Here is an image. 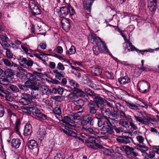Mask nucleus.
Returning a JSON list of instances; mask_svg holds the SVG:
<instances>
[{
    "label": "nucleus",
    "instance_id": "1",
    "mask_svg": "<svg viewBox=\"0 0 159 159\" xmlns=\"http://www.w3.org/2000/svg\"><path fill=\"white\" fill-rule=\"evenodd\" d=\"M8 115L10 117V120L11 122L13 123V120L16 119L15 123L14 129L15 132L17 134H19V130L20 128L21 122L20 120L17 118L16 114L13 113L10 110H7Z\"/></svg>",
    "mask_w": 159,
    "mask_h": 159
},
{
    "label": "nucleus",
    "instance_id": "2",
    "mask_svg": "<svg viewBox=\"0 0 159 159\" xmlns=\"http://www.w3.org/2000/svg\"><path fill=\"white\" fill-rule=\"evenodd\" d=\"M98 140L96 138L91 136L89 137V139L86 142L87 146L88 147L95 150L98 148H102L103 146L98 143Z\"/></svg>",
    "mask_w": 159,
    "mask_h": 159
},
{
    "label": "nucleus",
    "instance_id": "3",
    "mask_svg": "<svg viewBox=\"0 0 159 159\" xmlns=\"http://www.w3.org/2000/svg\"><path fill=\"white\" fill-rule=\"evenodd\" d=\"M138 90L141 93H146L148 92L150 88V84L148 81L142 80L139 82L137 85Z\"/></svg>",
    "mask_w": 159,
    "mask_h": 159
},
{
    "label": "nucleus",
    "instance_id": "4",
    "mask_svg": "<svg viewBox=\"0 0 159 159\" xmlns=\"http://www.w3.org/2000/svg\"><path fill=\"white\" fill-rule=\"evenodd\" d=\"M132 135L131 132H124L122 133V136H119L116 139L119 143L127 144L130 143V141L132 140L131 137Z\"/></svg>",
    "mask_w": 159,
    "mask_h": 159
},
{
    "label": "nucleus",
    "instance_id": "5",
    "mask_svg": "<svg viewBox=\"0 0 159 159\" xmlns=\"http://www.w3.org/2000/svg\"><path fill=\"white\" fill-rule=\"evenodd\" d=\"M59 11L61 12L60 17L63 18L69 13L70 15L72 16L75 13L74 9L70 5L60 7Z\"/></svg>",
    "mask_w": 159,
    "mask_h": 159
},
{
    "label": "nucleus",
    "instance_id": "6",
    "mask_svg": "<svg viewBox=\"0 0 159 159\" xmlns=\"http://www.w3.org/2000/svg\"><path fill=\"white\" fill-rule=\"evenodd\" d=\"M120 149L127 155H132L134 157L138 155V153L132 147L127 145L121 146Z\"/></svg>",
    "mask_w": 159,
    "mask_h": 159
},
{
    "label": "nucleus",
    "instance_id": "7",
    "mask_svg": "<svg viewBox=\"0 0 159 159\" xmlns=\"http://www.w3.org/2000/svg\"><path fill=\"white\" fill-rule=\"evenodd\" d=\"M94 117L91 114H87L84 116L81 121V123L83 126H86L89 124L91 126L94 125Z\"/></svg>",
    "mask_w": 159,
    "mask_h": 159
},
{
    "label": "nucleus",
    "instance_id": "8",
    "mask_svg": "<svg viewBox=\"0 0 159 159\" xmlns=\"http://www.w3.org/2000/svg\"><path fill=\"white\" fill-rule=\"evenodd\" d=\"M101 133L102 134H105L106 133L110 134L114 133V127H112L109 125L107 121H104L103 122V126L101 130Z\"/></svg>",
    "mask_w": 159,
    "mask_h": 159
},
{
    "label": "nucleus",
    "instance_id": "9",
    "mask_svg": "<svg viewBox=\"0 0 159 159\" xmlns=\"http://www.w3.org/2000/svg\"><path fill=\"white\" fill-rule=\"evenodd\" d=\"M61 132H63L66 135L68 136L73 137H76L79 140H82L81 138L79 137H77V133L73 131L72 129L70 128L67 126H65L64 128H61L60 129Z\"/></svg>",
    "mask_w": 159,
    "mask_h": 159
},
{
    "label": "nucleus",
    "instance_id": "10",
    "mask_svg": "<svg viewBox=\"0 0 159 159\" xmlns=\"http://www.w3.org/2000/svg\"><path fill=\"white\" fill-rule=\"evenodd\" d=\"M29 7L31 11L32 16H35L36 15L41 14V10L33 1H30L29 4Z\"/></svg>",
    "mask_w": 159,
    "mask_h": 159
},
{
    "label": "nucleus",
    "instance_id": "11",
    "mask_svg": "<svg viewBox=\"0 0 159 159\" xmlns=\"http://www.w3.org/2000/svg\"><path fill=\"white\" fill-rule=\"evenodd\" d=\"M93 101L94 102L97 107L99 110L106 106L104 104V101L103 98L99 94L93 98Z\"/></svg>",
    "mask_w": 159,
    "mask_h": 159
},
{
    "label": "nucleus",
    "instance_id": "12",
    "mask_svg": "<svg viewBox=\"0 0 159 159\" xmlns=\"http://www.w3.org/2000/svg\"><path fill=\"white\" fill-rule=\"evenodd\" d=\"M0 96L5 97V99L8 101L13 100V97L11 96L10 93L8 91L5 90L2 86L0 84Z\"/></svg>",
    "mask_w": 159,
    "mask_h": 159
},
{
    "label": "nucleus",
    "instance_id": "13",
    "mask_svg": "<svg viewBox=\"0 0 159 159\" xmlns=\"http://www.w3.org/2000/svg\"><path fill=\"white\" fill-rule=\"evenodd\" d=\"M21 98L20 99L19 102L24 105L28 104L30 102V100H31V95L25 93L21 94Z\"/></svg>",
    "mask_w": 159,
    "mask_h": 159
},
{
    "label": "nucleus",
    "instance_id": "14",
    "mask_svg": "<svg viewBox=\"0 0 159 159\" xmlns=\"http://www.w3.org/2000/svg\"><path fill=\"white\" fill-rule=\"evenodd\" d=\"M70 20L66 18H64L61 20L62 27L63 30L66 32H68L70 29Z\"/></svg>",
    "mask_w": 159,
    "mask_h": 159
},
{
    "label": "nucleus",
    "instance_id": "15",
    "mask_svg": "<svg viewBox=\"0 0 159 159\" xmlns=\"http://www.w3.org/2000/svg\"><path fill=\"white\" fill-rule=\"evenodd\" d=\"M89 113L92 114H95L97 112L96 106L93 100H90L87 103Z\"/></svg>",
    "mask_w": 159,
    "mask_h": 159
},
{
    "label": "nucleus",
    "instance_id": "16",
    "mask_svg": "<svg viewBox=\"0 0 159 159\" xmlns=\"http://www.w3.org/2000/svg\"><path fill=\"white\" fill-rule=\"evenodd\" d=\"M92 74L95 76H99L102 72V70L101 67L98 66H94L90 68Z\"/></svg>",
    "mask_w": 159,
    "mask_h": 159
},
{
    "label": "nucleus",
    "instance_id": "17",
    "mask_svg": "<svg viewBox=\"0 0 159 159\" xmlns=\"http://www.w3.org/2000/svg\"><path fill=\"white\" fill-rule=\"evenodd\" d=\"M80 116L78 114L75 113H70V114L65 116L64 119L66 121L71 120L75 122V121L79 119Z\"/></svg>",
    "mask_w": 159,
    "mask_h": 159
},
{
    "label": "nucleus",
    "instance_id": "18",
    "mask_svg": "<svg viewBox=\"0 0 159 159\" xmlns=\"http://www.w3.org/2000/svg\"><path fill=\"white\" fill-rule=\"evenodd\" d=\"M38 51L39 52V54L34 53L33 54L36 57L39 58V60H41L43 63L48 61V58L47 56L49 55V54H46L39 51Z\"/></svg>",
    "mask_w": 159,
    "mask_h": 159
},
{
    "label": "nucleus",
    "instance_id": "19",
    "mask_svg": "<svg viewBox=\"0 0 159 159\" xmlns=\"http://www.w3.org/2000/svg\"><path fill=\"white\" fill-rule=\"evenodd\" d=\"M27 108H24L25 111H26V112L28 114H31L32 113L33 115H36L37 114L40 112L37 108L35 107H27Z\"/></svg>",
    "mask_w": 159,
    "mask_h": 159
},
{
    "label": "nucleus",
    "instance_id": "20",
    "mask_svg": "<svg viewBox=\"0 0 159 159\" xmlns=\"http://www.w3.org/2000/svg\"><path fill=\"white\" fill-rule=\"evenodd\" d=\"M98 38L99 40L100 41V42L101 43V44L100 45V46L102 48V50L103 52L105 53H108L112 57L113 56L108 49L105 42L103 41H102L100 38L98 37Z\"/></svg>",
    "mask_w": 159,
    "mask_h": 159
},
{
    "label": "nucleus",
    "instance_id": "21",
    "mask_svg": "<svg viewBox=\"0 0 159 159\" xmlns=\"http://www.w3.org/2000/svg\"><path fill=\"white\" fill-rule=\"evenodd\" d=\"M95 0H83V2L84 8L89 12H90L91 8L93 2Z\"/></svg>",
    "mask_w": 159,
    "mask_h": 159
},
{
    "label": "nucleus",
    "instance_id": "22",
    "mask_svg": "<svg viewBox=\"0 0 159 159\" xmlns=\"http://www.w3.org/2000/svg\"><path fill=\"white\" fill-rule=\"evenodd\" d=\"M142 155L144 157V159H152L155 156V153L153 151H151L148 152L143 151Z\"/></svg>",
    "mask_w": 159,
    "mask_h": 159
},
{
    "label": "nucleus",
    "instance_id": "23",
    "mask_svg": "<svg viewBox=\"0 0 159 159\" xmlns=\"http://www.w3.org/2000/svg\"><path fill=\"white\" fill-rule=\"evenodd\" d=\"M2 61H3L4 64L6 66L9 67L10 68H13L12 67H17V65L13 62V61H11L7 58H2Z\"/></svg>",
    "mask_w": 159,
    "mask_h": 159
},
{
    "label": "nucleus",
    "instance_id": "24",
    "mask_svg": "<svg viewBox=\"0 0 159 159\" xmlns=\"http://www.w3.org/2000/svg\"><path fill=\"white\" fill-rule=\"evenodd\" d=\"M118 81L121 84L125 85L130 82V79L127 76H122L118 79Z\"/></svg>",
    "mask_w": 159,
    "mask_h": 159
},
{
    "label": "nucleus",
    "instance_id": "25",
    "mask_svg": "<svg viewBox=\"0 0 159 159\" xmlns=\"http://www.w3.org/2000/svg\"><path fill=\"white\" fill-rule=\"evenodd\" d=\"M106 105L99 110L101 111L104 118L107 119L108 117L111 115V111L109 108H106Z\"/></svg>",
    "mask_w": 159,
    "mask_h": 159
},
{
    "label": "nucleus",
    "instance_id": "26",
    "mask_svg": "<svg viewBox=\"0 0 159 159\" xmlns=\"http://www.w3.org/2000/svg\"><path fill=\"white\" fill-rule=\"evenodd\" d=\"M32 128L31 125L26 124L25 126L24 134L25 136H29L31 135L32 132Z\"/></svg>",
    "mask_w": 159,
    "mask_h": 159
},
{
    "label": "nucleus",
    "instance_id": "27",
    "mask_svg": "<svg viewBox=\"0 0 159 159\" xmlns=\"http://www.w3.org/2000/svg\"><path fill=\"white\" fill-rule=\"evenodd\" d=\"M27 146L30 150L36 148L38 147V144L36 141L34 139L29 140L27 143Z\"/></svg>",
    "mask_w": 159,
    "mask_h": 159
},
{
    "label": "nucleus",
    "instance_id": "28",
    "mask_svg": "<svg viewBox=\"0 0 159 159\" xmlns=\"http://www.w3.org/2000/svg\"><path fill=\"white\" fill-rule=\"evenodd\" d=\"M30 89L34 90H38L41 87V85L36 81L31 82L30 84Z\"/></svg>",
    "mask_w": 159,
    "mask_h": 159
},
{
    "label": "nucleus",
    "instance_id": "29",
    "mask_svg": "<svg viewBox=\"0 0 159 159\" xmlns=\"http://www.w3.org/2000/svg\"><path fill=\"white\" fill-rule=\"evenodd\" d=\"M30 81H26L24 84H19L17 85L18 87L21 90L23 91H27L29 90L30 88Z\"/></svg>",
    "mask_w": 159,
    "mask_h": 159
},
{
    "label": "nucleus",
    "instance_id": "30",
    "mask_svg": "<svg viewBox=\"0 0 159 159\" xmlns=\"http://www.w3.org/2000/svg\"><path fill=\"white\" fill-rule=\"evenodd\" d=\"M11 144L13 148L17 149L19 147L21 144V141L18 139H14L12 140Z\"/></svg>",
    "mask_w": 159,
    "mask_h": 159
},
{
    "label": "nucleus",
    "instance_id": "31",
    "mask_svg": "<svg viewBox=\"0 0 159 159\" xmlns=\"http://www.w3.org/2000/svg\"><path fill=\"white\" fill-rule=\"evenodd\" d=\"M125 102L127 107L132 110L137 111L139 110L138 106L134 104L133 103H131L127 101H125Z\"/></svg>",
    "mask_w": 159,
    "mask_h": 159
},
{
    "label": "nucleus",
    "instance_id": "32",
    "mask_svg": "<svg viewBox=\"0 0 159 159\" xmlns=\"http://www.w3.org/2000/svg\"><path fill=\"white\" fill-rule=\"evenodd\" d=\"M82 129L86 131V132H88L89 133L93 134H94L95 133H98L99 131L98 129H93L91 127H83Z\"/></svg>",
    "mask_w": 159,
    "mask_h": 159
},
{
    "label": "nucleus",
    "instance_id": "33",
    "mask_svg": "<svg viewBox=\"0 0 159 159\" xmlns=\"http://www.w3.org/2000/svg\"><path fill=\"white\" fill-rule=\"evenodd\" d=\"M53 72L55 78L59 80H60L61 77H64L65 74L64 72L62 71L60 72L57 70H53Z\"/></svg>",
    "mask_w": 159,
    "mask_h": 159
},
{
    "label": "nucleus",
    "instance_id": "34",
    "mask_svg": "<svg viewBox=\"0 0 159 159\" xmlns=\"http://www.w3.org/2000/svg\"><path fill=\"white\" fill-rule=\"evenodd\" d=\"M84 91L86 94L92 97L93 99L98 94L95 93L94 91L88 88H85Z\"/></svg>",
    "mask_w": 159,
    "mask_h": 159
},
{
    "label": "nucleus",
    "instance_id": "35",
    "mask_svg": "<svg viewBox=\"0 0 159 159\" xmlns=\"http://www.w3.org/2000/svg\"><path fill=\"white\" fill-rule=\"evenodd\" d=\"M26 77L28 80L26 81H30V83L31 82V81L36 80L37 78V77L35 76L33 73V74L30 73H27L26 75Z\"/></svg>",
    "mask_w": 159,
    "mask_h": 159
},
{
    "label": "nucleus",
    "instance_id": "36",
    "mask_svg": "<svg viewBox=\"0 0 159 159\" xmlns=\"http://www.w3.org/2000/svg\"><path fill=\"white\" fill-rule=\"evenodd\" d=\"M73 92V94H79V96L81 98H82L85 93L84 91L78 88L76 89V90H74Z\"/></svg>",
    "mask_w": 159,
    "mask_h": 159
},
{
    "label": "nucleus",
    "instance_id": "37",
    "mask_svg": "<svg viewBox=\"0 0 159 159\" xmlns=\"http://www.w3.org/2000/svg\"><path fill=\"white\" fill-rule=\"evenodd\" d=\"M74 104L76 106L81 107L84 105V102L82 99H78L75 102V101Z\"/></svg>",
    "mask_w": 159,
    "mask_h": 159
},
{
    "label": "nucleus",
    "instance_id": "38",
    "mask_svg": "<svg viewBox=\"0 0 159 159\" xmlns=\"http://www.w3.org/2000/svg\"><path fill=\"white\" fill-rule=\"evenodd\" d=\"M53 112L55 115L56 117L57 118V116H58L59 117L61 118L62 116L60 115L61 114V111L60 107H55L54 109Z\"/></svg>",
    "mask_w": 159,
    "mask_h": 159
},
{
    "label": "nucleus",
    "instance_id": "39",
    "mask_svg": "<svg viewBox=\"0 0 159 159\" xmlns=\"http://www.w3.org/2000/svg\"><path fill=\"white\" fill-rule=\"evenodd\" d=\"M127 43L129 45V48H128V51L130 52L135 51L137 52H138L139 49L133 45L132 43L129 41H128Z\"/></svg>",
    "mask_w": 159,
    "mask_h": 159
},
{
    "label": "nucleus",
    "instance_id": "40",
    "mask_svg": "<svg viewBox=\"0 0 159 159\" xmlns=\"http://www.w3.org/2000/svg\"><path fill=\"white\" fill-rule=\"evenodd\" d=\"M7 41L4 40L3 41H0V43L3 49L5 50L9 49L11 48V45L9 44Z\"/></svg>",
    "mask_w": 159,
    "mask_h": 159
},
{
    "label": "nucleus",
    "instance_id": "41",
    "mask_svg": "<svg viewBox=\"0 0 159 159\" xmlns=\"http://www.w3.org/2000/svg\"><path fill=\"white\" fill-rule=\"evenodd\" d=\"M157 4H148V7L151 12H154L157 8Z\"/></svg>",
    "mask_w": 159,
    "mask_h": 159
},
{
    "label": "nucleus",
    "instance_id": "42",
    "mask_svg": "<svg viewBox=\"0 0 159 159\" xmlns=\"http://www.w3.org/2000/svg\"><path fill=\"white\" fill-rule=\"evenodd\" d=\"M14 72L12 70L8 68L4 71V75H6L9 77H11L13 75Z\"/></svg>",
    "mask_w": 159,
    "mask_h": 159
},
{
    "label": "nucleus",
    "instance_id": "43",
    "mask_svg": "<svg viewBox=\"0 0 159 159\" xmlns=\"http://www.w3.org/2000/svg\"><path fill=\"white\" fill-rule=\"evenodd\" d=\"M134 116L136 121L139 122L143 124L146 125L148 124V122L146 121H144L143 120V117L138 116L136 115H134Z\"/></svg>",
    "mask_w": 159,
    "mask_h": 159
},
{
    "label": "nucleus",
    "instance_id": "44",
    "mask_svg": "<svg viewBox=\"0 0 159 159\" xmlns=\"http://www.w3.org/2000/svg\"><path fill=\"white\" fill-rule=\"evenodd\" d=\"M68 82L70 84L71 86L73 87L74 89L76 90V89H77L78 87L79 86V84L75 81L72 79H69Z\"/></svg>",
    "mask_w": 159,
    "mask_h": 159
},
{
    "label": "nucleus",
    "instance_id": "45",
    "mask_svg": "<svg viewBox=\"0 0 159 159\" xmlns=\"http://www.w3.org/2000/svg\"><path fill=\"white\" fill-rule=\"evenodd\" d=\"M103 149V153L106 155L108 156H111V155L112 153L114 152V151L113 149L109 150L106 148H104L103 147V148H102Z\"/></svg>",
    "mask_w": 159,
    "mask_h": 159
},
{
    "label": "nucleus",
    "instance_id": "46",
    "mask_svg": "<svg viewBox=\"0 0 159 159\" xmlns=\"http://www.w3.org/2000/svg\"><path fill=\"white\" fill-rule=\"evenodd\" d=\"M148 148L147 147H146L145 145H142L139 144L137 148V149L141 151L142 153V152L144 151H148Z\"/></svg>",
    "mask_w": 159,
    "mask_h": 159
},
{
    "label": "nucleus",
    "instance_id": "47",
    "mask_svg": "<svg viewBox=\"0 0 159 159\" xmlns=\"http://www.w3.org/2000/svg\"><path fill=\"white\" fill-rule=\"evenodd\" d=\"M9 83V80L7 78H0V84L3 85H7Z\"/></svg>",
    "mask_w": 159,
    "mask_h": 159
},
{
    "label": "nucleus",
    "instance_id": "48",
    "mask_svg": "<svg viewBox=\"0 0 159 159\" xmlns=\"http://www.w3.org/2000/svg\"><path fill=\"white\" fill-rule=\"evenodd\" d=\"M118 111L115 110L114 108L113 111L111 112V115L112 117L115 119H118L119 117V114L118 112Z\"/></svg>",
    "mask_w": 159,
    "mask_h": 159
},
{
    "label": "nucleus",
    "instance_id": "49",
    "mask_svg": "<svg viewBox=\"0 0 159 159\" xmlns=\"http://www.w3.org/2000/svg\"><path fill=\"white\" fill-rule=\"evenodd\" d=\"M33 73H34L35 76L37 77L36 80H37L40 81L42 80V78L41 77L43 75L42 73L36 71H34Z\"/></svg>",
    "mask_w": 159,
    "mask_h": 159
},
{
    "label": "nucleus",
    "instance_id": "50",
    "mask_svg": "<svg viewBox=\"0 0 159 159\" xmlns=\"http://www.w3.org/2000/svg\"><path fill=\"white\" fill-rule=\"evenodd\" d=\"M76 52V49L75 47L72 46L69 50L66 52L67 54L69 55L74 54Z\"/></svg>",
    "mask_w": 159,
    "mask_h": 159
},
{
    "label": "nucleus",
    "instance_id": "51",
    "mask_svg": "<svg viewBox=\"0 0 159 159\" xmlns=\"http://www.w3.org/2000/svg\"><path fill=\"white\" fill-rule=\"evenodd\" d=\"M69 96L73 103H74L75 101H75L77 100L79 98V96H77L76 94H70Z\"/></svg>",
    "mask_w": 159,
    "mask_h": 159
},
{
    "label": "nucleus",
    "instance_id": "52",
    "mask_svg": "<svg viewBox=\"0 0 159 159\" xmlns=\"http://www.w3.org/2000/svg\"><path fill=\"white\" fill-rule=\"evenodd\" d=\"M105 75L109 79L111 80L114 79L113 73L111 71H106L105 72Z\"/></svg>",
    "mask_w": 159,
    "mask_h": 159
},
{
    "label": "nucleus",
    "instance_id": "53",
    "mask_svg": "<svg viewBox=\"0 0 159 159\" xmlns=\"http://www.w3.org/2000/svg\"><path fill=\"white\" fill-rule=\"evenodd\" d=\"M43 89L42 92L43 94L48 95L50 93V90L48 86H43L41 87Z\"/></svg>",
    "mask_w": 159,
    "mask_h": 159
},
{
    "label": "nucleus",
    "instance_id": "54",
    "mask_svg": "<svg viewBox=\"0 0 159 159\" xmlns=\"http://www.w3.org/2000/svg\"><path fill=\"white\" fill-rule=\"evenodd\" d=\"M6 52V55L7 57L9 59H11L13 58V54L11 51L10 49H7Z\"/></svg>",
    "mask_w": 159,
    "mask_h": 159
},
{
    "label": "nucleus",
    "instance_id": "55",
    "mask_svg": "<svg viewBox=\"0 0 159 159\" xmlns=\"http://www.w3.org/2000/svg\"><path fill=\"white\" fill-rule=\"evenodd\" d=\"M38 91H32L31 92V100L32 99V98H33L35 99H37L38 98Z\"/></svg>",
    "mask_w": 159,
    "mask_h": 159
},
{
    "label": "nucleus",
    "instance_id": "56",
    "mask_svg": "<svg viewBox=\"0 0 159 159\" xmlns=\"http://www.w3.org/2000/svg\"><path fill=\"white\" fill-rule=\"evenodd\" d=\"M10 89L14 92L16 93L19 92V89L16 86L13 85H11L9 87Z\"/></svg>",
    "mask_w": 159,
    "mask_h": 159
},
{
    "label": "nucleus",
    "instance_id": "57",
    "mask_svg": "<svg viewBox=\"0 0 159 159\" xmlns=\"http://www.w3.org/2000/svg\"><path fill=\"white\" fill-rule=\"evenodd\" d=\"M37 117L43 120H45L47 119V116L45 114L42 113L41 111L37 114L36 115Z\"/></svg>",
    "mask_w": 159,
    "mask_h": 159
},
{
    "label": "nucleus",
    "instance_id": "58",
    "mask_svg": "<svg viewBox=\"0 0 159 159\" xmlns=\"http://www.w3.org/2000/svg\"><path fill=\"white\" fill-rule=\"evenodd\" d=\"M138 69L142 71L147 72L149 70V69L144 65L141 66H138Z\"/></svg>",
    "mask_w": 159,
    "mask_h": 159
},
{
    "label": "nucleus",
    "instance_id": "59",
    "mask_svg": "<svg viewBox=\"0 0 159 159\" xmlns=\"http://www.w3.org/2000/svg\"><path fill=\"white\" fill-rule=\"evenodd\" d=\"M120 124L122 126L125 127L126 128H128L129 125L127 121H124L123 120H120Z\"/></svg>",
    "mask_w": 159,
    "mask_h": 159
},
{
    "label": "nucleus",
    "instance_id": "60",
    "mask_svg": "<svg viewBox=\"0 0 159 159\" xmlns=\"http://www.w3.org/2000/svg\"><path fill=\"white\" fill-rule=\"evenodd\" d=\"M5 113L4 106L0 103V118H1L3 116Z\"/></svg>",
    "mask_w": 159,
    "mask_h": 159
},
{
    "label": "nucleus",
    "instance_id": "61",
    "mask_svg": "<svg viewBox=\"0 0 159 159\" xmlns=\"http://www.w3.org/2000/svg\"><path fill=\"white\" fill-rule=\"evenodd\" d=\"M93 49L94 53L95 55H97L100 52V49L98 46H95L93 48Z\"/></svg>",
    "mask_w": 159,
    "mask_h": 159
},
{
    "label": "nucleus",
    "instance_id": "62",
    "mask_svg": "<svg viewBox=\"0 0 159 159\" xmlns=\"http://www.w3.org/2000/svg\"><path fill=\"white\" fill-rule=\"evenodd\" d=\"M61 121L64 123H66V124L69 126H72L74 127H75L76 126V125L75 123H73L72 122L70 121H66L64 120H61Z\"/></svg>",
    "mask_w": 159,
    "mask_h": 159
},
{
    "label": "nucleus",
    "instance_id": "63",
    "mask_svg": "<svg viewBox=\"0 0 159 159\" xmlns=\"http://www.w3.org/2000/svg\"><path fill=\"white\" fill-rule=\"evenodd\" d=\"M38 137L41 138V139H43L44 137L45 136L46 133V131H42L41 130H40L38 134Z\"/></svg>",
    "mask_w": 159,
    "mask_h": 159
},
{
    "label": "nucleus",
    "instance_id": "64",
    "mask_svg": "<svg viewBox=\"0 0 159 159\" xmlns=\"http://www.w3.org/2000/svg\"><path fill=\"white\" fill-rule=\"evenodd\" d=\"M57 68L59 70H63L65 68L61 62H59L57 66Z\"/></svg>",
    "mask_w": 159,
    "mask_h": 159
}]
</instances>
